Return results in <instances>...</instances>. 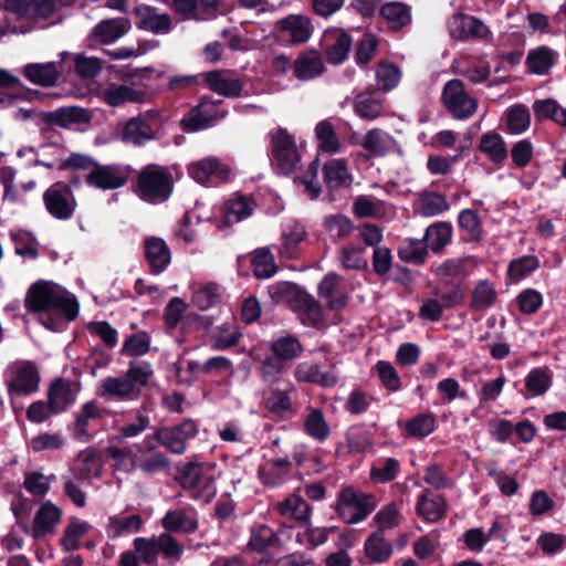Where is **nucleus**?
<instances>
[{
	"label": "nucleus",
	"mask_w": 566,
	"mask_h": 566,
	"mask_svg": "<svg viewBox=\"0 0 566 566\" xmlns=\"http://www.w3.org/2000/svg\"><path fill=\"white\" fill-rule=\"evenodd\" d=\"M61 515L62 512L56 505L45 502L36 511L31 528L29 530L28 525H24V531L34 538L51 534L60 523Z\"/></svg>",
	"instance_id": "6ab92c4d"
},
{
	"label": "nucleus",
	"mask_w": 566,
	"mask_h": 566,
	"mask_svg": "<svg viewBox=\"0 0 566 566\" xmlns=\"http://www.w3.org/2000/svg\"><path fill=\"white\" fill-rule=\"evenodd\" d=\"M315 134L321 150L331 154L339 150V142L331 122L326 119L319 122L315 127Z\"/></svg>",
	"instance_id": "052dcab7"
},
{
	"label": "nucleus",
	"mask_w": 566,
	"mask_h": 566,
	"mask_svg": "<svg viewBox=\"0 0 566 566\" xmlns=\"http://www.w3.org/2000/svg\"><path fill=\"white\" fill-rule=\"evenodd\" d=\"M280 544L277 534L266 524L254 525L250 530L249 548L255 553H263L269 547Z\"/></svg>",
	"instance_id": "58836bf2"
},
{
	"label": "nucleus",
	"mask_w": 566,
	"mask_h": 566,
	"mask_svg": "<svg viewBox=\"0 0 566 566\" xmlns=\"http://www.w3.org/2000/svg\"><path fill=\"white\" fill-rule=\"evenodd\" d=\"M251 266L254 276L258 279H269L277 271L274 256L268 248L258 249L254 252Z\"/></svg>",
	"instance_id": "de8ad7c7"
},
{
	"label": "nucleus",
	"mask_w": 566,
	"mask_h": 566,
	"mask_svg": "<svg viewBox=\"0 0 566 566\" xmlns=\"http://www.w3.org/2000/svg\"><path fill=\"white\" fill-rule=\"evenodd\" d=\"M450 209L444 195L437 191H427L420 196V213L423 217L439 216Z\"/></svg>",
	"instance_id": "3c124183"
},
{
	"label": "nucleus",
	"mask_w": 566,
	"mask_h": 566,
	"mask_svg": "<svg viewBox=\"0 0 566 566\" xmlns=\"http://www.w3.org/2000/svg\"><path fill=\"white\" fill-rule=\"evenodd\" d=\"M323 224L333 241L346 238L354 229L352 220L342 213L325 217Z\"/></svg>",
	"instance_id": "bf43d9fd"
},
{
	"label": "nucleus",
	"mask_w": 566,
	"mask_h": 566,
	"mask_svg": "<svg viewBox=\"0 0 566 566\" xmlns=\"http://www.w3.org/2000/svg\"><path fill=\"white\" fill-rule=\"evenodd\" d=\"M556 53L547 48L541 46L532 50L526 57V65L533 74L543 75L555 64Z\"/></svg>",
	"instance_id": "37998d69"
},
{
	"label": "nucleus",
	"mask_w": 566,
	"mask_h": 566,
	"mask_svg": "<svg viewBox=\"0 0 566 566\" xmlns=\"http://www.w3.org/2000/svg\"><path fill=\"white\" fill-rule=\"evenodd\" d=\"M24 304L27 310L32 313L57 310L70 321L75 319L78 314L76 298L61 285L51 281L33 283L27 292Z\"/></svg>",
	"instance_id": "f03ea898"
},
{
	"label": "nucleus",
	"mask_w": 566,
	"mask_h": 566,
	"mask_svg": "<svg viewBox=\"0 0 566 566\" xmlns=\"http://www.w3.org/2000/svg\"><path fill=\"white\" fill-rule=\"evenodd\" d=\"M130 170L122 165H102L96 163L85 176V182L101 190H114L125 186Z\"/></svg>",
	"instance_id": "f8f14e48"
},
{
	"label": "nucleus",
	"mask_w": 566,
	"mask_h": 566,
	"mask_svg": "<svg viewBox=\"0 0 566 566\" xmlns=\"http://www.w3.org/2000/svg\"><path fill=\"white\" fill-rule=\"evenodd\" d=\"M436 429V419L430 413H419L406 424V432L409 437L424 438Z\"/></svg>",
	"instance_id": "0e129e2a"
},
{
	"label": "nucleus",
	"mask_w": 566,
	"mask_h": 566,
	"mask_svg": "<svg viewBox=\"0 0 566 566\" xmlns=\"http://www.w3.org/2000/svg\"><path fill=\"white\" fill-rule=\"evenodd\" d=\"M497 300V292L489 280H481L471 293L470 310L474 312L491 308Z\"/></svg>",
	"instance_id": "e433bc0d"
},
{
	"label": "nucleus",
	"mask_w": 566,
	"mask_h": 566,
	"mask_svg": "<svg viewBox=\"0 0 566 566\" xmlns=\"http://www.w3.org/2000/svg\"><path fill=\"white\" fill-rule=\"evenodd\" d=\"M352 43V36L346 31L339 32L336 36L335 42L326 49V57L328 63H343L348 56Z\"/></svg>",
	"instance_id": "680f3d73"
},
{
	"label": "nucleus",
	"mask_w": 566,
	"mask_h": 566,
	"mask_svg": "<svg viewBox=\"0 0 566 566\" xmlns=\"http://www.w3.org/2000/svg\"><path fill=\"white\" fill-rule=\"evenodd\" d=\"M458 224L462 231L467 232L465 240L470 242H480L483 235L482 222L476 211L463 209L458 216Z\"/></svg>",
	"instance_id": "09e8293b"
},
{
	"label": "nucleus",
	"mask_w": 566,
	"mask_h": 566,
	"mask_svg": "<svg viewBox=\"0 0 566 566\" xmlns=\"http://www.w3.org/2000/svg\"><path fill=\"white\" fill-rule=\"evenodd\" d=\"M539 268V260L536 255H524L514 259L507 268V276L515 282L527 277Z\"/></svg>",
	"instance_id": "6e6d98bb"
},
{
	"label": "nucleus",
	"mask_w": 566,
	"mask_h": 566,
	"mask_svg": "<svg viewBox=\"0 0 566 566\" xmlns=\"http://www.w3.org/2000/svg\"><path fill=\"white\" fill-rule=\"evenodd\" d=\"M400 472V463L395 458H385L378 464L371 467L369 476L376 483H388L394 481Z\"/></svg>",
	"instance_id": "864d4df0"
},
{
	"label": "nucleus",
	"mask_w": 566,
	"mask_h": 566,
	"mask_svg": "<svg viewBox=\"0 0 566 566\" xmlns=\"http://www.w3.org/2000/svg\"><path fill=\"white\" fill-rule=\"evenodd\" d=\"M144 522L140 515L134 514L129 516H111L106 527L111 537H118L126 533H135L140 531Z\"/></svg>",
	"instance_id": "a18cd8bd"
},
{
	"label": "nucleus",
	"mask_w": 566,
	"mask_h": 566,
	"mask_svg": "<svg viewBox=\"0 0 566 566\" xmlns=\"http://www.w3.org/2000/svg\"><path fill=\"white\" fill-rule=\"evenodd\" d=\"M379 14L388 21L392 31H399L410 23V9L402 2H388L380 7Z\"/></svg>",
	"instance_id": "a19ab883"
},
{
	"label": "nucleus",
	"mask_w": 566,
	"mask_h": 566,
	"mask_svg": "<svg viewBox=\"0 0 566 566\" xmlns=\"http://www.w3.org/2000/svg\"><path fill=\"white\" fill-rule=\"evenodd\" d=\"M101 98L107 105L116 107L125 103H140L145 98V93L127 85L111 84L101 92Z\"/></svg>",
	"instance_id": "c756f323"
},
{
	"label": "nucleus",
	"mask_w": 566,
	"mask_h": 566,
	"mask_svg": "<svg viewBox=\"0 0 566 566\" xmlns=\"http://www.w3.org/2000/svg\"><path fill=\"white\" fill-rule=\"evenodd\" d=\"M307 238L305 227L300 222L287 224L282 232V243L280 247V255L282 258L293 260L297 259L300 253V244Z\"/></svg>",
	"instance_id": "c85d7f7f"
},
{
	"label": "nucleus",
	"mask_w": 566,
	"mask_h": 566,
	"mask_svg": "<svg viewBox=\"0 0 566 566\" xmlns=\"http://www.w3.org/2000/svg\"><path fill=\"white\" fill-rule=\"evenodd\" d=\"M105 410L94 400L85 402L76 413L74 436L78 440L87 441L91 438L88 423L91 420L103 418Z\"/></svg>",
	"instance_id": "2f4dec72"
},
{
	"label": "nucleus",
	"mask_w": 566,
	"mask_h": 566,
	"mask_svg": "<svg viewBox=\"0 0 566 566\" xmlns=\"http://www.w3.org/2000/svg\"><path fill=\"white\" fill-rule=\"evenodd\" d=\"M138 18V28L154 34H167L172 29V18L168 13H160L154 7L140 4L134 9Z\"/></svg>",
	"instance_id": "dca6fc26"
},
{
	"label": "nucleus",
	"mask_w": 566,
	"mask_h": 566,
	"mask_svg": "<svg viewBox=\"0 0 566 566\" xmlns=\"http://www.w3.org/2000/svg\"><path fill=\"white\" fill-rule=\"evenodd\" d=\"M102 459L98 451L87 448L81 451L74 460L72 473L76 481H87L98 478L102 473Z\"/></svg>",
	"instance_id": "4be33fe9"
},
{
	"label": "nucleus",
	"mask_w": 566,
	"mask_h": 566,
	"mask_svg": "<svg viewBox=\"0 0 566 566\" xmlns=\"http://www.w3.org/2000/svg\"><path fill=\"white\" fill-rule=\"evenodd\" d=\"M275 295L284 298L291 310L306 316L311 324L323 318L319 303L295 283L283 282L276 286Z\"/></svg>",
	"instance_id": "0eeeda50"
},
{
	"label": "nucleus",
	"mask_w": 566,
	"mask_h": 566,
	"mask_svg": "<svg viewBox=\"0 0 566 566\" xmlns=\"http://www.w3.org/2000/svg\"><path fill=\"white\" fill-rule=\"evenodd\" d=\"M305 432L318 440L324 441L331 434V429L324 418L323 411L321 409H313L305 418L304 421Z\"/></svg>",
	"instance_id": "13d9d810"
},
{
	"label": "nucleus",
	"mask_w": 566,
	"mask_h": 566,
	"mask_svg": "<svg viewBox=\"0 0 566 566\" xmlns=\"http://www.w3.org/2000/svg\"><path fill=\"white\" fill-rule=\"evenodd\" d=\"M446 499L426 489L418 497L416 512L427 522H438L446 513Z\"/></svg>",
	"instance_id": "cd10ccee"
},
{
	"label": "nucleus",
	"mask_w": 566,
	"mask_h": 566,
	"mask_svg": "<svg viewBox=\"0 0 566 566\" xmlns=\"http://www.w3.org/2000/svg\"><path fill=\"white\" fill-rule=\"evenodd\" d=\"M40 374L34 363L19 360L7 370L6 385L10 395H30L39 389Z\"/></svg>",
	"instance_id": "9b49d317"
},
{
	"label": "nucleus",
	"mask_w": 566,
	"mask_h": 566,
	"mask_svg": "<svg viewBox=\"0 0 566 566\" xmlns=\"http://www.w3.org/2000/svg\"><path fill=\"white\" fill-rule=\"evenodd\" d=\"M292 471V462L287 457L268 460L258 470L261 483L269 488H276L285 483Z\"/></svg>",
	"instance_id": "aec40b11"
},
{
	"label": "nucleus",
	"mask_w": 566,
	"mask_h": 566,
	"mask_svg": "<svg viewBox=\"0 0 566 566\" xmlns=\"http://www.w3.org/2000/svg\"><path fill=\"white\" fill-rule=\"evenodd\" d=\"M479 150L493 164L500 165L507 157V148L504 139L494 130L482 134Z\"/></svg>",
	"instance_id": "473e14b6"
},
{
	"label": "nucleus",
	"mask_w": 566,
	"mask_h": 566,
	"mask_svg": "<svg viewBox=\"0 0 566 566\" xmlns=\"http://www.w3.org/2000/svg\"><path fill=\"white\" fill-rule=\"evenodd\" d=\"M172 189L174 178L167 167L150 164L137 174L135 192L144 201L164 202L170 197Z\"/></svg>",
	"instance_id": "7ed1b4c3"
},
{
	"label": "nucleus",
	"mask_w": 566,
	"mask_h": 566,
	"mask_svg": "<svg viewBox=\"0 0 566 566\" xmlns=\"http://www.w3.org/2000/svg\"><path fill=\"white\" fill-rule=\"evenodd\" d=\"M339 284V276L336 273L326 274L318 284V295L327 301V306L332 311H340L346 307L348 296L345 293L334 295L335 289Z\"/></svg>",
	"instance_id": "72a5a7b5"
},
{
	"label": "nucleus",
	"mask_w": 566,
	"mask_h": 566,
	"mask_svg": "<svg viewBox=\"0 0 566 566\" xmlns=\"http://www.w3.org/2000/svg\"><path fill=\"white\" fill-rule=\"evenodd\" d=\"M88 111L77 106L61 107L52 112H43L40 119L49 126L70 128L74 124H87L91 122Z\"/></svg>",
	"instance_id": "f3484780"
},
{
	"label": "nucleus",
	"mask_w": 566,
	"mask_h": 566,
	"mask_svg": "<svg viewBox=\"0 0 566 566\" xmlns=\"http://www.w3.org/2000/svg\"><path fill=\"white\" fill-rule=\"evenodd\" d=\"M212 119V102L205 99L192 108L181 120L186 132H196L209 126Z\"/></svg>",
	"instance_id": "ea45409f"
},
{
	"label": "nucleus",
	"mask_w": 566,
	"mask_h": 566,
	"mask_svg": "<svg viewBox=\"0 0 566 566\" xmlns=\"http://www.w3.org/2000/svg\"><path fill=\"white\" fill-rule=\"evenodd\" d=\"M150 350V336L146 332H138L128 336L122 346L120 354L127 357H140Z\"/></svg>",
	"instance_id": "5fc2aeb1"
},
{
	"label": "nucleus",
	"mask_w": 566,
	"mask_h": 566,
	"mask_svg": "<svg viewBox=\"0 0 566 566\" xmlns=\"http://www.w3.org/2000/svg\"><path fill=\"white\" fill-rule=\"evenodd\" d=\"M452 235V226L450 222L438 221L429 226L424 234V244L432 252L442 251L450 242Z\"/></svg>",
	"instance_id": "4c0bfd02"
},
{
	"label": "nucleus",
	"mask_w": 566,
	"mask_h": 566,
	"mask_svg": "<svg viewBox=\"0 0 566 566\" xmlns=\"http://www.w3.org/2000/svg\"><path fill=\"white\" fill-rule=\"evenodd\" d=\"M180 484L184 489L190 490L195 497H205L201 489L207 486V481L202 475V465L188 463L180 474Z\"/></svg>",
	"instance_id": "c03bdc74"
},
{
	"label": "nucleus",
	"mask_w": 566,
	"mask_h": 566,
	"mask_svg": "<svg viewBox=\"0 0 566 566\" xmlns=\"http://www.w3.org/2000/svg\"><path fill=\"white\" fill-rule=\"evenodd\" d=\"M76 392L77 390L73 388L70 380L59 378L51 384L48 390V400L53 409L60 413L75 400Z\"/></svg>",
	"instance_id": "7c9ffc66"
},
{
	"label": "nucleus",
	"mask_w": 566,
	"mask_h": 566,
	"mask_svg": "<svg viewBox=\"0 0 566 566\" xmlns=\"http://www.w3.org/2000/svg\"><path fill=\"white\" fill-rule=\"evenodd\" d=\"M449 32L453 39H484L488 33V27L478 18L464 13L454 14L449 21Z\"/></svg>",
	"instance_id": "2eb2a0df"
},
{
	"label": "nucleus",
	"mask_w": 566,
	"mask_h": 566,
	"mask_svg": "<svg viewBox=\"0 0 566 566\" xmlns=\"http://www.w3.org/2000/svg\"><path fill=\"white\" fill-rule=\"evenodd\" d=\"M531 123V114L523 104H515L506 112L505 127L506 132L518 135L527 130Z\"/></svg>",
	"instance_id": "49530a36"
},
{
	"label": "nucleus",
	"mask_w": 566,
	"mask_h": 566,
	"mask_svg": "<svg viewBox=\"0 0 566 566\" xmlns=\"http://www.w3.org/2000/svg\"><path fill=\"white\" fill-rule=\"evenodd\" d=\"M376 506L377 501L374 494L347 485L338 492L334 509L344 523L356 524L364 521Z\"/></svg>",
	"instance_id": "39448f33"
},
{
	"label": "nucleus",
	"mask_w": 566,
	"mask_h": 566,
	"mask_svg": "<svg viewBox=\"0 0 566 566\" xmlns=\"http://www.w3.org/2000/svg\"><path fill=\"white\" fill-rule=\"evenodd\" d=\"M294 378L298 382L318 385L321 387H334L337 384V377L332 370H322L317 363L304 361L294 369Z\"/></svg>",
	"instance_id": "5701e85b"
},
{
	"label": "nucleus",
	"mask_w": 566,
	"mask_h": 566,
	"mask_svg": "<svg viewBox=\"0 0 566 566\" xmlns=\"http://www.w3.org/2000/svg\"><path fill=\"white\" fill-rule=\"evenodd\" d=\"M272 163L279 172L293 174L301 161L294 136L285 128H277L271 134Z\"/></svg>",
	"instance_id": "6e6552de"
},
{
	"label": "nucleus",
	"mask_w": 566,
	"mask_h": 566,
	"mask_svg": "<svg viewBox=\"0 0 566 566\" xmlns=\"http://www.w3.org/2000/svg\"><path fill=\"white\" fill-rule=\"evenodd\" d=\"M269 350L270 355L261 365V374L265 380L282 375L291 363L303 354L304 347L295 335L286 334L273 339Z\"/></svg>",
	"instance_id": "20e7f679"
},
{
	"label": "nucleus",
	"mask_w": 566,
	"mask_h": 566,
	"mask_svg": "<svg viewBox=\"0 0 566 566\" xmlns=\"http://www.w3.org/2000/svg\"><path fill=\"white\" fill-rule=\"evenodd\" d=\"M398 258L407 263L423 264L428 256V248L420 240H406L398 248Z\"/></svg>",
	"instance_id": "603ef678"
},
{
	"label": "nucleus",
	"mask_w": 566,
	"mask_h": 566,
	"mask_svg": "<svg viewBox=\"0 0 566 566\" xmlns=\"http://www.w3.org/2000/svg\"><path fill=\"white\" fill-rule=\"evenodd\" d=\"M364 553L370 564L387 563L392 554V543L385 537L382 528L375 530L364 543Z\"/></svg>",
	"instance_id": "b1692460"
},
{
	"label": "nucleus",
	"mask_w": 566,
	"mask_h": 566,
	"mask_svg": "<svg viewBox=\"0 0 566 566\" xmlns=\"http://www.w3.org/2000/svg\"><path fill=\"white\" fill-rule=\"evenodd\" d=\"M145 258L154 273L163 272L171 260V253L166 242L156 237L144 241Z\"/></svg>",
	"instance_id": "bb28decb"
},
{
	"label": "nucleus",
	"mask_w": 566,
	"mask_h": 566,
	"mask_svg": "<svg viewBox=\"0 0 566 566\" xmlns=\"http://www.w3.org/2000/svg\"><path fill=\"white\" fill-rule=\"evenodd\" d=\"M276 511L284 517H291L298 522H307L311 514V506L297 495L290 494L275 505Z\"/></svg>",
	"instance_id": "f704fd0d"
},
{
	"label": "nucleus",
	"mask_w": 566,
	"mask_h": 566,
	"mask_svg": "<svg viewBox=\"0 0 566 566\" xmlns=\"http://www.w3.org/2000/svg\"><path fill=\"white\" fill-rule=\"evenodd\" d=\"M153 137L154 134L150 125L139 118H132L128 120L122 134V139L125 143H132L135 145H142Z\"/></svg>",
	"instance_id": "8fccbe9b"
},
{
	"label": "nucleus",
	"mask_w": 566,
	"mask_h": 566,
	"mask_svg": "<svg viewBox=\"0 0 566 566\" xmlns=\"http://www.w3.org/2000/svg\"><path fill=\"white\" fill-rule=\"evenodd\" d=\"M366 249L364 247H356L348 244L340 251V262L346 270L363 271L367 269V260L364 254Z\"/></svg>",
	"instance_id": "69168bd1"
},
{
	"label": "nucleus",
	"mask_w": 566,
	"mask_h": 566,
	"mask_svg": "<svg viewBox=\"0 0 566 566\" xmlns=\"http://www.w3.org/2000/svg\"><path fill=\"white\" fill-rule=\"evenodd\" d=\"M294 76L300 81H308L325 71L319 53L315 50L301 52L293 64Z\"/></svg>",
	"instance_id": "a878e982"
},
{
	"label": "nucleus",
	"mask_w": 566,
	"mask_h": 566,
	"mask_svg": "<svg viewBox=\"0 0 566 566\" xmlns=\"http://www.w3.org/2000/svg\"><path fill=\"white\" fill-rule=\"evenodd\" d=\"M130 28L128 18L104 19L92 29L90 40L98 44H111L124 36Z\"/></svg>",
	"instance_id": "4468645a"
},
{
	"label": "nucleus",
	"mask_w": 566,
	"mask_h": 566,
	"mask_svg": "<svg viewBox=\"0 0 566 566\" xmlns=\"http://www.w3.org/2000/svg\"><path fill=\"white\" fill-rule=\"evenodd\" d=\"M163 527L169 532H191L196 523L182 510L169 511L164 516Z\"/></svg>",
	"instance_id": "338daca9"
},
{
	"label": "nucleus",
	"mask_w": 566,
	"mask_h": 566,
	"mask_svg": "<svg viewBox=\"0 0 566 566\" xmlns=\"http://www.w3.org/2000/svg\"><path fill=\"white\" fill-rule=\"evenodd\" d=\"M552 385L549 371L542 367L533 368L525 377V388L531 396L544 395Z\"/></svg>",
	"instance_id": "4d7b16f0"
},
{
	"label": "nucleus",
	"mask_w": 566,
	"mask_h": 566,
	"mask_svg": "<svg viewBox=\"0 0 566 566\" xmlns=\"http://www.w3.org/2000/svg\"><path fill=\"white\" fill-rule=\"evenodd\" d=\"M253 202L245 196L241 195L234 199L226 201L222 208V216L217 224L219 229L231 227L233 223L250 217L253 212Z\"/></svg>",
	"instance_id": "393cba45"
},
{
	"label": "nucleus",
	"mask_w": 566,
	"mask_h": 566,
	"mask_svg": "<svg viewBox=\"0 0 566 566\" xmlns=\"http://www.w3.org/2000/svg\"><path fill=\"white\" fill-rule=\"evenodd\" d=\"M153 375L148 361H130L124 374L102 379L96 387V396L105 401H134L140 397Z\"/></svg>",
	"instance_id": "f257e3e1"
},
{
	"label": "nucleus",
	"mask_w": 566,
	"mask_h": 566,
	"mask_svg": "<svg viewBox=\"0 0 566 566\" xmlns=\"http://www.w3.org/2000/svg\"><path fill=\"white\" fill-rule=\"evenodd\" d=\"M107 457L113 461V468L125 473L133 472L137 467V454L130 447L119 448L109 444L105 450Z\"/></svg>",
	"instance_id": "79ce46f5"
},
{
	"label": "nucleus",
	"mask_w": 566,
	"mask_h": 566,
	"mask_svg": "<svg viewBox=\"0 0 566 566\" xmlns=\"http://www.w3.org/2000/svg\"><path fill=\"white\" fill-rule=\"evenodd\" d=\"M441 101L455 119H468L478 109V102L470 96L459 78L448 81L442 90Z\"/></svg>",
	"instance_id": "9d476101"
},
{
	"label": "nucleus",
	"mask_w": 566,
	"mask_h": 566,
	"mask_svg": "<svg viewBox=\"0 0 566 566\" xmlns=\"http://www.w3.org/2000/svg\"><path fill=\"white\" fill-rule=\"evenodd\" d=\"M275 29L282 34H287L293 44L305 43L312 35L311 20L300 14H289L279 20Z\"/></svg>",
	"instance_id": "412c9836"
},
{
	"label": "nucleus",
	"mask_w": 566,
	"mask_h": 566,
	"mask_svg": "<svg viewBox=\"0 0 566 566\" xmlns=\"http://www.w3.org/2000/svg\"><path fill=\"white\" fill-rule=\"evenodd\" d=\"M197 432L193 421L186 420L181 424L157 430L156 439L174 453H182L186 449V442Z\"/></svg>",
	"instance_id": "ddd939ff"
},
{
	"label": "nucleus",
	"mask_w": 566,
	"mask_h": 566,
	"mask_svg": "<svg viewBox=\"0 0 566 566\" xmlns=\"http://www.w3.org/2000/svg\"><path fill=\"white\" fill-rule=\"evenodd\" d=\"M43 203L46 211L57 220L71 219L77 207L74 191L65 181L52 184L43 192Z\"/></svg>",
	"instance_id": "1a4fd4ad"
},
{
	"label": "nucleus",
	"mask_w": 566,
	"mask_h": 566,
	"mask_svg": "<svg viewBox=\"0 0 566 566\" xmlns=\"http://www.w3.org/2000/svg\"><path fill=\"white\" fill-rule=\"evenodd\" d=\"M377 94V90L374 88L356 95L354 108L359 117L373 120L381 114L382 102Z\"/></svg>",
	"instance_id": "c9c22d12"
},
{
	"label": "nucleus",
	"mask_w": 566,
	"mask_h": 566,
	"mask_svg": "<svg viewBox=\"0 0 566 566\" xmlns=\"http://www.w3.org/2000/svg\"><path fill=\"white\" fill-rule=\"evenodd\" d=\"M150 419L147 415L138 412L136 418L118 429V433L114 436L111 441L120 443L123 440L133 439L140 436L149 428Z\"/></svg>",
	"instance_id": "e2e57ef3"
},
{
	"label": "nucleus",
	"mask_w": 566,
	"mask_h": 566,
	"mask_svg": "<svg viewBox=\"0 0 566 566\" xmlns=\"http://www.w3.org/2000/svg\"><path fill=\"white\" fill-rule=\"evenodd\" d=\"M62 70V62L29 63L23 67L22 74L32 84L51 87L57 83Z\"/></svg>",
	"instance_id": "a211bd4d"
},
{
	"label": "nucleus",
	"mask_w": 566,
	"mask_h": 566,
	"mask_svg": "<svg viewBox=\"0 0 566 566\" xmlns=\"http://www.w3.org/2000/svg\"><path fill=\"white\" fill-rule=\"evenodd\" d=\"M134 553L146 565H153L157 562L158 555L171 560H179L184 546L178 543L169 533H161L153 537H136L133 542Z\"/></svg>",
	"instance_id": "423d86ee"
},
{
	"label": "nucleus",
	"mask_w": 566,
	"mask_h": 566,
	"mask_svg": "<svg viewBox=\"0 0 566 566\" xmlns=\"http://www.w3.org/2000/svg\"><path fill=\"white\" fill-rule=\"evenodd\" d=\"M86 522H73L63 532L61 545L66 552H73L80 547V539L90 531Z\"/></svg>",
	"instance_id": "774afa93"
}]
</instances>
